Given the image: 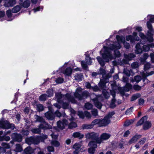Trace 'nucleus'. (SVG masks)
<instances>
[{
  "mask_svg": "<svg viewBox=\"0 0 154 154\" xmlns=\"http://www.w3.org/2000/svg\"><path fill=\"white\" fill-rule=\"evenodd\" d=\"M104 49L103 53L101 54L102 58L99 56L97 57L96 59L99 64L102 67L104 66L106 63H109L110 60L115 59L116 57H119L121 54L119 51L117 50H115L114 51V57L111 53L109 48L106 46H104Z\"/></svg>",
  "mask_w": 154,
  "mask_h": 154,
  "instance_id": "f257e3e1",
  "label": "nucleus"
},
{
  "mask_svg": "<svg viewBox=\"0 0 154 154\" xmlns=\"http://www.w3.org/2000/svg\"><path fill=\"white\" fill-rule=\"evenodd\" d=\"M82 88L80 87L76 89V92L74 93V95L75 98H77L79 100H81L83 99H85L89 97V93L87 91H83L82 94L79 93L82 91Z\"/></svg>",
  "mask_w": 154,
  "mask_h": 154,
  "instance_id": "f03ea898",
  "label": "nucleus"
},
{
  "mask_svg": "<svg viewBox=\"0 0 154 154\" xmlns=\"http://www.w3.org/2000/svg\"><path fill=\"white\" fill-rule=\"evenodd\" d=\"M99 134L98 133L91 132L85 134V137L88 139H91L96 141V143L100 144Z\"/></svg>",
  "mask_w": 154,
  "mask_h": 154,
  "instance_id": "7ed1b4c3",
  "label": "nucleus"
},
{
  "mask_svg": "<svg viewBox=\"0 0 154 154\" xmlns=\"http://www.w3.org/2000/svg\"><path fill=\"white\" fill-rule=\"evenodd\" d=\"M0 128L5 129H11L13 130L15 128V125L13 123H10L8 121L0 120Z\"/></svg>",
  "mask_w": 154,
  "mask_h": 154,
  "instance_id": "20e7f679",
  "label": "nucleus"
},
{
  "mask_svg": "<svg viewBox=\"0 0 154 154\" xmlns=\"http://www.w3.org/2000/svg\"><path fill=\"white\" fill-rule=\"evenodd\" d=\"M11 137L13 141L19 143L21 142L23 139V136L21 134L17 132L13 133L11 135Z\"/></svg>",
  "mask_w": 154,
  "mask_h": 154,
  "instance_id": "39448f33",
  "label": "nucleus"
},
{
  "mask_svg": "<svg viewBox=\"0 0 154 154\" xmlns=\"http://www.w3.org/2000/svg\"><path fill=\"white\" fill-rule=\"evenodd\" d=\"M38 127V128L32 129L31 131L32 132L35 134H40L41 132V129L45 130L49 128V127H48V125L45 126V125L42 124H40Z\"/></svg>",
  "mask_w": 154,
  "mask_h": 154,
  "instance_id": "423d86ee",
  "label": "nucleus"
},
{
  "mask_svg": "<svg viewBox=\"0 0 154 154\" xmlns=\"http://www.w3.org/2000/svg\"><path fill=\"white\" fill-rule=\"evenodd\" d=\"M25 141L28 144H38V140H37V137H35L31 136L30 137L26 138L25 139Z\"/></svg>",
  "mask_w": 154,
  "mask_h": 154,
  "instance_id": "0eeeda50",
  "label": "nucleus"
},
{
  "mask_svg": "<svg viewBox=\"0 0 154 154\" xmlns=\"http://www.w3.org/2000/svg\"><path fill=\"white\" fill-rule=\"evenodd\" d=\"M111 135L109 134L104 133L102 134L100 137V144L103 142V141L108 139L110 137Z\"/></svg>",
  "mask_w": 154,
  "mask_h": 154,
  "instance_id": "6e6552de",
  "label": "nucleus"
},
{
  "mask_svg": "<svg viewBox=\"0 0 154 154\" xmlns=\"http://www.w3.org/2000/svg\"><path fill=\"white\" fill-rule=\"evenodd\" d=\"M110 122V120L108 119L105 116L103 119H100V127L105 126L107 125Z\"/></svg>",
  "mask_w": 154,
  "mask_h": 154,
  "instance_id": "1a4fd4ad",
  "label": "nucleus"
},
{
  "mask_svg": "<svg viewBox=\"0 0 154 154\" xmlns=\"http://www.w3.org/2000/svg\"><path fill=\"white\" fill-rule=\"evenodd\" d=\"M35 119H36V121H37L43 123L45 125V126H46L48 125V127H49V125L48 124V123L46 122L45 119L42 117H40L37 115H35Z\"/></svg>",
  "mask_w": 154,
  "mask_h": 154,
  "instance_id": "9d476101",
  "label": "nucleus"
},
{
  "mask_svg": "<svg viewBox=\"0 0 154 154\" xmlns=\"http://www.w3.org/2000/svg\"><path fill=\"white\" fill-rule=\"evenodd\" d=\"M107 82L106 79H101L99 83L98 84L99 87L103 90H105V88L106 87V84Z\"/></svg>",
  "mask_w": 154,
  "mask_h": 154,
  "instance_id": "9b49d317",
  "label": "nucleus"
},
{
  "mask_svg": "<svg viewBox=\"0 0 154 154\" xmlns=\"http://www.w3.org/2000/svg\"><path fill=\"white\" fill-rule=\"evenodd\" d=\"M19 4L21 6L22 8H28L30 5V2L29 0H26L24 2L23 1L21 2H19Z\"/></svg>",
  "mask_w": 154,
  "mask_h": 154,
  "instance_id": "f8f14e48",
  "label": "nucleus"
},
{
  "mask_svg": "<svg viewBox=\"0 0 154 154\" xmlns=\"http://www.w3.org/2000/svg\"><path fill=\"white\" fill-rule=\"evenodd\" d=\"M16 3V0H7L4 4V5L6 7H12Z\"/></svg>",
  "mask_w": 154,
  "mask_h": 154,
  "instance_id": "ddd939ff",
  "label": "nucleus"
},
{
  "mask_svg": "<svg viewBox=\"0 0 154 154\" xmlns=\"http://www.w3.org/2000/svg\"><path fill=\"white\" fill-rule=\"evenodd\" d=\"M141 137L142 135L136 134L129 140L128 143L130 144L135 143L137 141L138 139L140 138Z\"/></svg>",
  "mask_w": 154,
  "mask_h": 154,
  "instance_id": "4468645a",
  "label": "nucleus"
},
{
  "mask_svg": "<svg viewBox=\"0 0 154 154\" xmlns=\"http://www.w3.org/2000/svg\"><path fill=\"white\" fill-rule=\"evenodd\" d=\"M45 117L49 120H53L55 118L54 113H50L49 112H47L45 114Z\"/></svg>",
  "mask_w": 154,
  "mask_h": 154,
  "instance_id": "2eb2a0df",
  "label": "nucleus"
},
{
  "mask_svg": "<svg viewBox=\"0 0 154 154\" xmlns=\"http://www.w3.org/2000/svg\"><path fill=\"white\" fill-rule=\"evenodd\" d=\"M151 126L152 124L151 122L146 120L143 124V130H146L149 129Z\"/></svg>",
  "mask_w": 154,
  "mask_h": 154,
  "instance_id": "dca6fc26",
  "label": "nucleus"
},
{
  "mask_svg": "<svg viewBox=\"0 0 154 154\" xmlns=\"http://www.w3.org/2000/svg\"><path fill=\"white\" fill-rule=\"evenodd\" d=\"M147 33H148L145 38L150 42H152L153 40L152 36L154 34V32H147Z\"/></svg>",
  "mask_w": 154,
  "mask_h": 154,
  "instance_id": "f3484780",
  "label": "nucleus"
},
{
  "mask_svg": "<svg viewBox=\"0 0 154 154\" xmlns=\"http://www.w3.org/2000/svg\"><path fill=\"white\" fill-rule=\"evenodd\" d=\"M148 118L147 116H144L142 117L137 123L136 124V126H138L144 124L145 121L147 120Z\"/></svg>",
  "mask_w": 154,
  "mask_h": 154,
  "instance_id": "a211bd4d",
  "label": "nucleus"
},
{
  "mask_svg": "<svg viewBox=\"0 0 154 154\" xmlns=\"http://www.w3.org/2000/svg\"><path fill=\"white\" fill-rule=\"evenodd\" d=\"M84 135L81 134L79 132H74L72 134V136L74 138H78L79 139H81L84 137Z\"/></svg>",
  "mask_w": 154,
  "mask_h": 154,
  "instance_id": "6ab92c4d",
  "label": "nucleus"
},
{
  "mask_svg": "<svg viewBox=\"0 0 154 154\" xmlns=\"http://www.w3.org/2000/svg\"><path fill=\"white\" fill-rule=\"evenodd\" d=\"M36 137L37 140H38V144L39 143L40 141L42 142H44V140L47 139L48 137L47 135L44 134L42 136H38Z\"/></svg>",
  "mask_w": 154,
  "mask_h": 154,
  "instance_id": "aec40b11",
  "label": "nucleus"
},
{
  "mask_svg": "<svg viewBox=\"0 0 154 154\" xmlns=\"http://www.w3.org/2000/svg\"><path fill=\"white\" fill-rule=\"evenodd\" d=\"M136 50L135 53L137 54H140L142 53L143 51V48L139 44H137L135 46Z\"/></svg>",
  "mask_w": 154,
  "mask_h": 154,
  "instance_id": "412c9836",
  "label": "nucleus"
},
{
  "mask_svg": "<svg viewBox=\"0 0 154 154\" xmlns=\"http://www.w3.org/2000/svg\"><path fill=\"white\" fill-rule=\"evenodd\" d=\"M93 100L95 103V105L96 107L99 109H101L102 106V105L100 102H99L97 98H95L93 99Z\"/></svg>",
  "mask_w": 154,
  "mask_h": 154,
  "instance_id": "4be33fe9",
  "label": "nucleus"
},
{
  "mask_svg": "<svg viewBox=\"0 0 154 154\" xmlns=\"http://www.w3.org/2000/svg\"><path fill=\"white\" fill-rule=\"evenodd\" d=\"M33 152V150L31 147H27L24 150L22 154H32Z\"/></svg>",
  "mask_w": 154,
  "mask_h": 154,
  "instance_id": "5701e85b",
  "label": "nucleus"
},
{
  "mask_svg": "<svg viewBox=\"0 0 154 154\" xmlns=\"http://www.w3.org/2000/svg\"><path fill=\"white\" fill-rule=\"evenodd\" d=\"M135 57L136 55L133 53H129L128 54H124V57L125 58L129 60H132L133 58Z\"/></svg>",
  "mask_w": 154,
  "mask_h": 154,
  "instance_id": "b1692460",
  "label": "nucleus"
},
{
  "mask_svg": "<svg viewBox=\"0 0 154 154\" xmlns=\"http://www.w3.org/2000/svg\"><path fill=\"white\" fill-rule=\"evenodd\" d=\"M72 69L70 67H67L66 68L63 73L65 75L68 76H70L72 73Z\"/></svg>",
  "mask_w": 154,
  "mask_h": 154,
  "instance_id": "393cba45",
  "label": "nucleus"
},
{
  "mask_svg": "<svg viewBox=\"0 0 154 154\" xmlns=\"http://www.w3.org/2000/svg\"><path fill=\"white\" fill-rule=\"evenodd\" d=\"M21 8V7L20 5H17L12 9V12L13 13H17L19 11Z\"/></svg>",
  "mask_w": 154,
  "mask_h": 154,
  "instance_id": "a878e982",
  "label": "nucleus"
},
{
  "mask_svg": "<svg viewBox=\"0 0 154 154\" xmlns=\"http://www.w3.org/2000/svg\"><path fill=\"white\" fill-rule=\"evenodd\" d=\"M93 125L91 124H84L82 125V129H89L92 128Z\"/></svg>",
  "mask_w": 154,
  "mask_h": 154,
  "instance_id": "bb28decb",
  "label": "nucleus"
},
{
  "mask_svg": "<svg viewBox=\"0 0 154 154\" xmlns=\"http://www.w3.org/2000/svg\"><path fill=\"white\" fill-rule=\"evenodd\" d=\"M152 44H151L148 45H143L142 46V48L143 51H149L150 48L152 47Z\"/></svg>",
  "mask_w": 154,
  "mask_h": 154,
  "instance_id": "cd10ccee",
  "label": "nucleus"
},
{
  "mask_svg": "<svg viewBox=\"0 0 154 154\" xmlns=\"http://www.w3.org/2000/svg\"><path fill=\"white\" fill-rule=\"evenodd\" d=\"M132 85L130 83H127L126 85L123 87L125 91L128 92L129 91V90L132 88Z\"/></svg>",
  "mask_w": 154,
  "mask_h": 154,
  "instance_id": "c85d7f7f",
  "label": "nucleus"
},
{
  "mask_svg": "<svg viewBox=\"0 0 154 154\" xmlns=\"http://www.w3.org/2000/svg\"><path fill=\"white\" fill-rule=\"evenodd\" d=\"M97 143H96V141L92 140L91 141L89 142L88 143V146L91 147L97 148Z\"/></svg>",
  "mask_w": 154,
  "mask_h": 154,
  "instance_id": "c756f323",
  "label": "nucleus"
},
{
  "mask_svg": "<svg viewBox=\"0 0 154 154\" xmlns=\"http://www.w3.org/2000/svg\"><path fill=\"white\" fill-rule=\"evenodd\" d=\"M83 75L82 73L77 74L74 76L75 79L78 82L82 80Z\"/></svg>",
  "mask_w": 154,
  "mask_h": 154,
  "instance_id": "7c9ffc66",
  "label": "nucleus"
},
{
  "mask_svg": "<svg viewBox=\"0 0 154 154\" xmlns=\"http://www.w3.org/2000/svg\"><path fill=\"white\" fill-rule=\"evenodd\" d=\"M85 60L87 63L89 65H91L92 62L91 58L89 55H86L85 58Z\"/></svg>",
  "mask_w": 154,
  "mask_h": 154,
  "instance_id": "2f4dec72",
  "label": "nucleus"
},
{
  "mask_svg": "<svg viewBox=\"0 0 154 154\" xmlns=\"http://www.w3.org/2000/svg\"><path fill=\"white\" fill-rule=\"evenodd\" d=\"M77 127V124L75 122H72L68 125V128L69 129H72L75 128Z\"/></svg>",
  "mask_w": 154,
  "mask_h": 154,
  "instance_id": "473e14b6",
  "label": "nucleus"
},
{
  "mask_svg": "<svg viewBox=\"0 0 154 154\" xmlns=\"http://www.w3.org/2000/svg\"><path fill=\"white\" fill-rule=\"evenodd\" d=\"M57 125L58 128L61 130H63L65 128V126L63 125L62 122L60 120L57 122Z\"/></svg>",
  "mask_w": 154,
  "mask_h": 154,
  "instance_id": "72a5a7b5",
  "label": "nucleus"
},
{
  "mask_svg": "<svg viewBox=\"0 0 154 154\" xmlns=\"http://www.w3.org/2000/svg\"><path fill=\"white\" fill-rule=\"evenodd\" d=\"M141 96L140 94L137 93L133 95L131 97V101H133L136 100L137 98L140 97Z\"/></svg>",
  "mask_w": 154,
  "mask_h": 154,
  "instance_id": "f704fd0d",
  "label": "nucleus"
},
{
  "mask_svg": "<svg viewBox=\"0 0 154 154\" xmlns=\"http://www.w3.org/2000/svg\"><path fill=\"white\" fill-rule=\"evenodd\" d=\"M102 94L105 99H108L110 97L109 94L105 89L102 90Z\"/></svg>",
  "mask_w": 154,
  "mask_h": 154,
  "instance_id": "c9c22d12",
  "label": "nucleus"
},
{
  "mask_svg": "<svg viewBox=\"0 0 154 154\" xmlns=\"http://www.w3.org/2000/svg\"><path fill=\"white\" fill-rule=\"evenodd\" d=\"M51 143L52 146L56 147H58L60 145L59 142L57 140H52Z\"/></svg>",
  "mask_w": 154,
  "mask_h": 154,
  "instance_id": "e433bc0d",
  "label": "nucleus"
},
{
  "mask_svg": "<svg viewBox=\"0 0 154 154\" xmlns=\"http://www.w3.org/2000/svg\"><path fill=\"white\" fill-rule=\"evenodd\" d=\"M97 72L99 75H101L103 76L105 75L106 73L105 69L102 67L100 68L99 70Z\"/></svg>",
  "mask_w": 154,
  "mask_h": 154,
  "instance_id": "4c0bfd02",
  "label": "nucleus"
},
{
  "mask_svg": "<svg viewBox=\"0 0 154 154\" xmlns=\"http://www.w3.org/2000/svg\"><path fill=\"white\" fill-rule=\"evenodd\" d=\"M100 119H94L91 123V124L93 125V127L94 125L98 124L100 127Z\"/></svg>",
  "mask_w": 154,
  "mask_h": 154,
  "instance_id": "58836bf2",
  "label": "nucleus"
},
{
  "mask_svg": "<svg viewBox=\"0 0 154 154\" xmlns=\"http://www.w3.org/2000/svg\"><path fill=\"white\" fill-rule=\"evenodd\" d=\"M146 25L149 30L147 32H154V30L153 29L152 25L151 23V22L149 21L147 22Z\"/></svg>",
  "mask_w": 154,
  "mask_h": 154,
  "instance_id": "ea45409f",
  "label": "nucleus"
},
{
  "mask_svg": "<svg viewBox=\"0 0 154 154\" xmlns=\"http://www.w3.org/2000/svg\"><path fill=\"white\" fill-rule=\"evenodd\" d=\"M22 148L20 144H16L15 151L16 152H21L22 150Z\"/></svg>",
  "mask_w": 154,
  "mask_h": 154,
  "instance_id": "a19ab883",
  "label": "nucleus"
},
{
  "mask_svg": "<svg viewBox=\"0 0 154 154\" xmlns=\"http://www.w3.org/2000/svg\"><path fill=\"white\" fill-rule=\"evenodd\" d=\"M134 121L135 119H134L128 120L125 122L124 125L126 126H128L132 124L134 122Z\"/></svg>",
  "mask_w": 154,
  "mask_h": 154,
  "instance_id": "79ce46f5",
  "label": "nucleus"
},
{
  "mask_svg": "<svg viewBox=\"0 0 154 154\" xmlns=\"http://www.w3.org/2000/svg\"><path fill=\"white\" fill-rule=\"evenodd\" d=\"M37 109L38 112H41L44 110L43 105L41 104H37L36 105Z\"/></svg>",
  "mask_w": 154,
  "mask_h": 154,
  "instance_id": "37998d69",
  "label": "nucleus"
},
{
  "mask_svg": "<svg viewBox=\"0 0 154 154\" xmlns=\"http://www.w3.org/2000/svg\"><path fill=\"white\" fill-rule=\"evenodd\" d=\"M47 95L45 94H43L40 95L39 97L40 101H45L46 100Z\"/></svg>",
  "mask_w": 154,
  "mask_h": 154,
  "instance_id": "c03bdc74",
  "label": "nucleus"
},
{
  "mask_svg": "<svg viewBox=\"0 0 154 154\" xmlns=\"http://www.w3.org/2000/svg\"><path fill=\"white\" fill-rule=\"evenodd\" d=\"M20 132L22 134V135L23 136H27L29 134V131L28 130L24 129L22 130Z\"/></svg>",
  "mask_w": 154,
  "mask_h": 154,
  "instance_id": "a18cd8bd",
  "label": "nucleus"
},
{
  "mask_svg": "<svg viewBox=\"0 0 154 154\" xmlns=\"http://www.w3.org/2000/svg\"><path fill=\"white\" fill-rule=\"evenodd\" d=\"M46 93L48 94L47 96L48 97H50L53 95V90L52 89H48L46 91Z\"/></svg>",
  "mask_w": 154,
  "mask_h": 154,
  "instance_id": "49530a36",
  "label": "nucleus"
},
{
  "mask_svg": "<svg viewBox=\"0 0 154 154\" xmlns=\"http://www.w3.org/2000/svg\"><path fill=\"white\" fill-rule=\"evenodd\" d=\"M86 62L85 61L82 60L81 62V65L82 66L83 68L85 70H87L88 68V67L86 63Z\"/></svg>",
  "mask_w": 154,
  "mask_h": 154,
  "instance_id": "de8ad7c7",
  "label": "nucleus"
},
{
  "mask_svg": "<svg viewBox=\"0 0 154 154\" xmlns=\"http://www.w3.org/2000/svg\"><path fill=\"white\" fill-rule=\"evenodd\" d=\"M115 114V112L114 111L109 112L107 115L105 116L107 119L108 120H110V118H112V116Z\"/></svg>",
  "mask_w": 154,
  "mask_h": 154,
  "instance_id": "09e8293b",
  "label": "nucleus"
},
{
  "mask_svg": "<svg viewBox=\"0 0 154 154\" xmlns=\"http://www.w3.org/2000/svg\"><path fill=\"white\" fill-rule=\"evenodd\" d=\"M134 80L137 83H138L142 80V78L140 76L137 75L134 76Z\"/></svg>",
  "mask_w": 154,
  "mask_h": 154,
  "instance_id": "8fccbe9b",
  "label": "nucleus"
},
{
  "mask_svg": "<svg viewBox=\"0 0 154 154\" xmlns=\"http://www.w3.org/2000/svg\"><path fill=\"white\" fill-rule=\"evenodd\" d=\"M78 115L79 117L82 119H84L85 118V112H83L82 111H79L78 112Z\"/></svg>",
  "mask_w": 154,
  "mask_h": 154,
  "instance_id": "3c124183",
  "label": "nucleus"
},
{
  "mask_svg": "<svg viewBox=\"0 0 154 154\" xmlns=\"http://www.w3.org/2000/svg\"><path fill=\"white\" fill-rule=\"evenodd\" d=\"M151 64L149 63H147L144 65V69L145 71H146L150 68Z\"/></svg>",
  "mask_w": 154,
  "mask_h": 154,
  "instance_id": "603ef678",
  "label": "nucleus"
},
{
  "mask_svg": "<svg viewBox=\"0 0 154 154\" xmlns=\"http://www.w3.org/2000/svg\"><path fill=\"white\" fill-rule=\"evenodd\" d=\"M95 148L91 147L88 149V152L90 154H94L95 151Z\"/></svg>",
  "mask_w": 154,
  "mask_h": 154,
  "instance_id": "864d4df0",
  "label": "nucleus"
},
{
  "mask_svg": "<svg viewBox=\"0 0 154 154\" xmlns=\"http://www.w3.org/2000/svg\"><path fill=\"white\" fill-rule=\"evenodd\" d=\"M133 88L135 90L139 91L141 89V87L138 85H134Z\"/></svg>",
  "mask_w": 154,
  "mask_h": 154,
  "instance_id": "5fc2aeb1",
  "label": "nucleus"
},
{
  "mask_svg": "<svg viewBox=\"0 0 154 154\" xmlns=\"http://www.w3.org/2000/svg\"><path fill=\"white\" fill-rule=\"evenodd\" d=\"M47 149L48 152H50L54 151V147L52 146H48L47 147Z\"/></svg>",
  "mask_w": 154,
  "mask_h": 154,
  "instance_id": "6e6d98bb",
  "label": "nucleus"
},
{
  "mask_svg": "<svg viewBox=\"0 0 154 154\" xmlns=\"http://www.w3.org/2000/svg\"><path fill=\"white\" fill-rule=\"evenodd\" d=\"M80 147V144L79 143H75L73 146V148L77 150H79Z\"/></svg>",
  "mask_w": 154,
  "mask_h": 154,
  "instance_id": "4d7b16f0",
  "label": "nucleus"
},
{
  "mask_svg": "<svg viewBox=\"0 0 154 154\" xmlns=\"http://www.w3.org/2000/svg\"><path fill=\"white\" fill-rule=\"evenodd\" d=\"M118 90L119 91L120 94H121L122 96H123L125 95V93L124 89H122V87H119L118 88Z\"/></svg>",
  "mask_w": 154,
  "mask_h": 154,
  "instance_id": "13d9d810",
  "label": "nucleus"
},
{
  "mask_svg": "<svg viewBox=\"0 0 154 154\" xmlns=\"http://www.w3.org/2000/svg\"><path fill=\"white\" fill-rule=\"evenodd\" d=\"M64 79L63 78L59 77L56 80V82L58 84H61L63 82Z\"/></svg>",
  "mask_w": 154,
  "mask_h": 154,
  "instance_id": "bf43d9fd",
  "label": "nucleus"
},
{
  "mask_svg": "<svg viewBox=\"0 0 154 154\" xmlns=\"http://www.w3.org/2000/svg\"><path fill=\"white\" fill-rule=\"evenodd\" d=\"M54 114L55 117L56 116L57 117L60 118L62 116V114L58 110H56L55 112H54Z\"/></svg>",
  "mask_w": 154,
  "mask_h": 154,
  "instance_id": "052dcab7",
  "label": "nucleus"
},
{
  "mask_svg": "<svg viewBox=\"0 0 154 154\" xmlns=\"http://www.w3.org/2000/svg\"><path fill=\"white\" fill-rule=\"evenodd\" d=\"M69 103H68L64 102L62 104V107L64 109H66L68 108Z\"/></svg>",
  "mask_w": 154,
  "mask_h": 154,
  "instance_id": "680f3d73",
  "label": "nucleus"
},
{
  "mask_svg": "<svg viewBox=\"0 0 154 154\" xmlns=\"http://www.w3.org/2000/svg\"><path fill=\"white\" fill-rule=\"evenodd\" d=\"M86 117L88 119H90L91 117L90 113L87 111H85V117Z\"/></svg>",
  "mask_w": 154,
  "mask_h": 154,
  "instance_id": "e2e57ef3",
  "label": "nucleus"
},
{
  "mask_svg": "<svg viewBox=\"0 0 154 154\" xmlns=\"http://www.w3.org/2000/svg\"><path fill=\"white\" fill-rule=\"evenodd\" d=\"M133 109V107H131L128 108L125 111V114L126 115H128V114L131 113L132 112V109Z\"/></svg>",
  "mask_w": 154,
  "mask_h": 154,
  "instance_id": "0e129e2a",
  "label": "nucleus"
},
{
  "mask_svg": "<svg viewBox=\"0 0 154 154\" xmlns=\"http://www.w3.org/2000/svg\"><path fill=\"white\" fill-rule=\"evenodd\" d=\"M120 48V47H118L116 45L114 44H112V46L111 47L110 49L112 50H117V49H119Z\"/></svg>",
  "mask_w": 154,
  "mask_h": 154,
  "instance_id": "69168bd1",
  "label": "nucleus"
},
{
  "mask_svg": "<svg viewBox=\"0 0 154 154\" xmlns=\"http://www.w3.org/2000/svg\"><path fill=\"white\" fill-rule=\"evenodd\" d=\"M12 11H11V10H7L6 11V15L9 18L11 17L12 16Z\"/></svg>",
  "mask_w": 154,
  "mask_h": 154,
  "instance_id": "338daca9",
  "label": "nucleus"
},
{
  "mask_svg": "<svg viewBox=\"0 0 154 154\" xmlns=\"http://www.w3.org/2000/svg\"><path fill=\"white\" fill-rule=\"evenodd\" d=\"M43 9V7H41L40 6L36 8H34L33 9V10L34 11V13L36 12L37 11H39L41 9L42 10Z\"/></svg>",
  "mask_w": 154,
  "mask_h": 154,
  "instance_id": "774afa93",
  "label": "nucleus"
}]
</instances>
